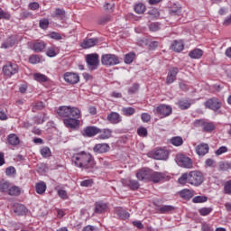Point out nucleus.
<instances>
[{
	"label": "nucleus",
	"instance_id": "1",
	"mask_svg": "<svg viewBox=\"0 0 231 231\" xmlns=\"http://www.w3.org/2000/svg\"><path fill=\"white\" fill-rule=\"evenodd\" d=\"M71 160L76 167H79V169H84L88 171H90V169H95V166L97 165L93 155L86 152L74 153Z\"/></svg>",
	"mask_w": 231,
	"mask_h": 231
},
{
	"label": "nucleus",
	"instance_id": "2",
	"mask_svg": "<svg viewBox=\"0 0 231 231\" xmlns=\"http://www.w3.org/2000/svg\"><path fill=\"white\" fill-rule=\"evenodd\" d=\"M57 113L60 118H69V116H79L80 115V110L77 107L60 106L57 109Z\"/></svg>",
	"mask_w": 231,
	"mask_h": 231
},
{
	"label": "nucleus",
	"instance_id": "3",
	"mask_svg": "<svg viewBox=\"0 0 231 231\" xmlns=\"http://www.w3.org/2000/svg\"><path fill=\"white\" fill-rule=\"evenodd\" d=\"M204 180L205 178L201 171H192L189 173V183L194 187H199Z\"/></svg>",
	"mask_w": 231,
	"mask_h": 231
},
{
	"label": "nucleus",
	"instance_id": "4",
	"mask_svg": "<svg viewBox=\"0 0 231 231\" xmlns=\"http://www.w3.org/2000/svg\"><path fill=\"white\" fill-rule=\"evenodd\" d=\"M204 106L206 109H210L211 111H214V113H217V111L221 109L223 103H221L217 97H211L204 103Z\"/></svg>",
	"mask_w": 231,
	"mask_h": 231
},
{
	"label": "nucleus",
	"instance_id": "5",
	"mask_svg": "<svg viewBox=\"0 0 231 231\" xmlns=\"http://www.w3.org/2000/svg\"><path fill=\"white\" fill-rule=\"evenodd\" d=\"M175 161L179 167H183L184 169H192V159L186 155L177 154Z\"/></svg>",
	"mask_w": 231,
	"mask_h": 231
},
{
	"label": "nucleus",
	"instance_id": "6",
	"mask_svg": "<svg viewBox=\"0 0 231 231\" xmlns=\"http://www.w3.org/2000/svg\"><path fill=\"white\" fill-rule=\"evenodd\" d=\"M154 115H161V118H165L172 115V106L169 105H160L153 109Z\"/></svg>",
	"mask_w": 231,
	"mask_h": 231
},
{
	"label": "nucleus",
	"instance_id": "7",
	"mask_svg": "<svg viewBox=\"0 0 231 231\" xmlns=\"http://www.w3.org/2000/svg\"><path fill=\"white\" fill-rule=\"evenodd\" d=\"M79 118H80V114L78 115V116H71L69 117L65 118L63 120V123L69 129H77V127H79V124H80Z\"/></svg>",
	"mask_w": 231,
	"mask_h": 231
},
{
	"label": "nucleus",
	"instance_id": "8",
	"mask_svg": "<svg viewBox=\"0 0 231 231\" xmlns=\"http://www.w3.org/2000/svg\"><path fill=\"white\" fill-rule=\"evenodd\" d=\"M48 43L42 40H37L32 42V51H35V53H41L46 50Z\"/></svg>",
	"mask_w": 231,
	"mask_h": 231
},
{
	"label": "nucleus",
	"instance_id": "9",
	"mask_svg": "<svg viewBox=\"0 0 231 231\" xmlns=\"http://www.w3.org/2000/svg\"><path fill=\"white\" fill-rule=\"evenodd\" d=\"M19 69L17 64L8 63L7 65L4 66L3 72L6 77H12V75H15Z\"/></svg>",
	"mask_w": 231,
	"mask_h": 231
},
{
	"label": "nucleus",
	"instance_id": "10",
	"mask_svg": "<svg viewBox=\"0 0 231 231\" xmlns=\"http://www.w3.org/2000/svg\"><path fill=\"white\" fill-rule=\"evenodd\" d=\"M64 80L69 84H79L80 81V77H79V74L77 73L66 72L64 74Z\"/></svg>",
	"mask_w": 231,
	"mask_h": 231
},
{
	"label": "nucleus",
	"instance_id": "11",
	"mask_svg": "<svg viewBox=\"0 0 231 231\" xmlns=\"http://www.w3.org/2000/svg\"><path fill=\"white\" fill-rule=\"evenodd\" d=\"M180 69L178 68H171L169 69L168 75L166 78V84L170 85L176 81V77H178V73Z\"/></svg>",
	"mask_w": 231,
	"mask_h": 231
},
{
	"label": "nucleus",
	"instance_id": "12",
	"mask_svg": "<svg viewBox=\"0 0 231 231\" xmlns=\"http://www.w3.org/2000/svg\"><path fill=\"white\" fill-rule=\"evenodd\" d=\"M110 150L111 146L107 143H97L93 147V151L96 154H106V152H109Z\"/></svg>",
	"mask_w": 231,
	"mask_h": 231
},
{
	"label": "nucleus",
	"instance_id": "13",
	"mask_svg": "<svg viewBox=\"0 0 231 231\" xmlns=\"http://www.w3.org/2000/svg\"><path fill=\"white\" fill-rule=\"evenodd\" d=\"M150 154L153 160H167L169 158V152L163 149L156 150Z\"/></svg>",
	"mask_w": 231,
	"mask_h": 231
},
{
	"label": "nucleus",
	"instance_id": "14",
	"mask_svg": "<svg viewBox=\"0 0 231 231\" xmlns=\"http://www.w3.org/2000/svg\"><path fill=\"white\" fill-rule=\"evenodd\" d=\"M98 44V38H86L80 44L83 50L93 48Z\"/></svg>",
	"mask_w": 231,
	"mask_h": 231
},
{
	"label": "nucleus",
	"instance_id": "15",
	"mask_svg": "<svg viewBox=\"0 0 231 231\" xmlns=\"http://www.w3.org/2000/svg\"><path fill=\"white\" fill-rule=\"evenodd\" d=\"M171 48L172 51H175L176 53H180V51H183V50H185V42H183L182 40H175L172 42Z\"/></svg>",
	"mask_w": 231,
	"mask_h": 231
},
{
	"label": "nucleus",
	"instance_id": "16",
	"mask_svg": "<svg viewBox=\"0 0 231 231\" xmlns=\"http://www.w3.org/2000/svg\"><path fill=\"white\" fill-rule=\"evenodd\" d=\"M151 172H152V170H149V169L140 170L136 173V178H137V180H140L141 181L151 180Z\"/></svg>",
	"mask_w": 231,
	"mask_h": 231
},
{
	"label": "nucleus",
	"instance_id": "17",
	"mask_svg": "<svg viewBox=\"0 0 231 231\" xmlns=\"http://www.w3.org/2000/svg\"><path fill=\"white\" fill-rule=\"evenodd\" d=\"M106 120L110 122V124H120V122H122V116H120L118 112H111L107 115Z\"/></svg>",
	"mask_w": 231,
	"mask_h": 231
},
{
	"label": "nucleus",
	"instance_id": "18",
	"mask_svg": "<svg viewBox=\"0 0 231 231\" xmlns=\"http://www.w3.org/2000/svg\"><path fill=\"white\" fill-rule=\"evenodd\" d=\"M165 180V173L158 172V171H151L150 180L153 181V183H160V181H163Z\"/></svg>",
	"mask_w": 231,
	"mask_h": 231
},
{
	"label": "nucleus",
	"instance_id": "19",
	"mask_svg": "<svg viewBox=\"0 0 231 231\" xmlns=\"http://www.w3.org/2000/svg\"><path fill=\"white\" fill-rule=\"evenodd\" d=\"M13 210L16 216H25L28 213V208L23 204H14Z\"/></svg>",
	"mask_w": 231,
	"mask_h": 231
},
{
	"label": "nucleus",
	"instance_id": "20",
	"mask_svg": "<svg viewBox=\"0 0 231 231\" xmlns=\"http://www.w3.org/2000/svg\"><path fill=\"white\" fill-rule=\"evenodd\" d=\"M86 62L89 71H95V69H98V66H100V60L98 59H87Z\"/></svg>",
	"mask_w": 231,
	"mask_h": 231
},
{
	"label": "nucleus",
	"instance_id": "21",
	"mask_svg": "<svg viewBox=\"0 0 231 231\" xmlns=\"http://www.w3.org/2000/svg\"><path fill=\"white\" fill-rule=\"evenodd\" d=\"M7 143L8 145H12V147H17V145L21 143V139L19 138V136H17V134H10L7 136Z\"/></svg>",
	"mask_w": 231,
	"mask_h": 231
},
{
	"label": "nucleus",
	"instance_id": "22",
	"mask_svg": "<svg viewBox=\"0 0 231 231\" xmlns=\"http://www.w3.org/2000/svg\"><path fill=\"white\" fill-rule=\"evenodd\" d=\"M209 149L208 144L200 143L196 147V152L199 156H205V154L208 153Z\"/></svg>",
	"mask_w": 231,
	"mask_h": 231
},
{
	"label": "nucleus",
	"instance_id": "23",
	"mask_svg": "<svg viewBox=\"0 0 231 231\" xmlns=\"http://www.w3.org/2000/svg\"><path fill=\"white\" fill-rule=\"evenodd\" d=\"M84 133L86 136L91 137L98 134V133H101V131L97 126H88L87 128H85Z\"/></svg>",
	"mask_w": 231,
	"mask_h": 231
},
{
	"label": "nucleus",
	"instance_id": "24",
	"mask_svg": "<svg viewBox=\"0 0 231 231\" xmlns=\"http://www.w3.org/2000/svg\"><path fill=\"white\" fill-rule=\"evenodd\" d=\"M178 106L180 109L182 111H185L186 109H189L190 106H192V101L187 98H182L178 101Z\"/></svg>",
	"mask_w": 231,
	"mask_h": 231
},
{
	"label": "nucleus",
	"instance_id": "25",
	"mask_svg": "<svg viewBox=\"0 0 231 231\" xmlns=\"http://www.w3.org/2000/svg\"><path fill=\"white\" fill-rule=\"evenodd\" d=\"M189 57L190 59H201L203 57V50L196 48L189 51Z\"/></svg>",
	"mask_w": 231,
	"mask_h": 231
},
{
	"label": "nucleus",
	"instance_id": "26",
	"mask_svg": "<svg viewBox=\"0 0 231 231\" xmlns=\"http://www.w3.org/2000/svg\"><path fill=\"white\" fill-rule=\"evenodd\" d=\"M33 80H36V82H39L40 84H42V82H48L49 79L46 75L37 72L32 74Z\"/></svg>",
	"mask_w": 231,
	"mask_h": 231
},
{
	"label": "nucleus",
	"instance_id": "27",
	"mask_svg": "<svg viewBox=\"0 0 231 231\" xmlns=\"http://www.w3.org/2000/svg\"><path fill=\"white\" fill-rule=\"evenodd\" d=\"M101 132L98 138L99 140H109V138H111V134H113V131H111V129L106 128L104 130H100Z\"/></svg>",
	"mask_w": 231,
	"mask_h": 231
},
{
	"label": "nucleus",
	"instance_id": "28",
	"mask_svg": "<svg viewBox=\"0 0 231 231\" xmlns=\"http://www.w3.org/2000/svg\"><path fill=\"white\" fill-rule=\"evenodd\" d=\"M52 17L53 18L57 17V19H60V21H62V19L66 17V11L64 9L56 8L52 14Z\"/></svg>",
	"mask_w": 231,
	"mask_h": 231
},
{
	"label": "nucleus",
	"instance_id": "29",
	"mask_svg": "<svg viewBox=\"0 0 231 231\" xmlns=\"http://www.w3.org/2000/svg\"><path fill=\"white\" fill-rule=\"evenodd\" d=\"M171 15H181V5L178 4H173V5L169 10Z\"/></svg>",
	"mask_w": 231,
	"mask_h": 231
},
{
	"label": "nucleus",
	"instance_id": "30",
	"mask_svg": "<svg viewBox=\"0 0 231 231\" xmlns=\"http://www.w3.org/2000/svg\"><path fill=\"white\" fill-rule=\"evenodd\" d=\"M102 64L104 66H116V64H120L119 59H102L101 60Z\"/></svg>",
	"mask_w": 231,
	"mask_h": 231
},
{
	"label": "nucleus",
	"instance_id": "31",
	"mask_svg": "<svg viewBox=\"0 0 231 231\" xmlns=\"http://www.w3.org/2000/svg\"><path fill=\"white\" fill-rule=\"evenodd\" d=\"M116 214L120 217V219H127L129 217V212H127L123 208H117L116 209Z\"/></svg>",
	"mask_w": 231,
	"mask_h": 231
},
{
	"label": "nucleus",
	"instance_id": "32",
	"mask_svg": "<svg viewBox=\"0 0 231 231\" xmlns=\"http://www.w3.org/2000/svg\"><path fill=\"white\" fill-rule=\"evenodd\" d=\"M107 210V204L104 202L96 203L95 212L97 214H102V212H106Z\"/></svg>",
	"mask_w": 231,
	"mask_h": 231
},
{
	"label": "nucleus",
	"instance_id": "33",
	"mask_svg": "<svg viewBox=\"0 0 231 231\" xmlns=\"http://www.w3.org/2000/svg\"><path fill=\"white\" fill-rule=\"evenodd\" d=\"M180 196L183 199H191V198H194V193L190 189H182L180 191Z\"/></svg>",
	"mask_w": 231,
	"mask_h": 231
},
{
	"label": "nucleus",
	"instance_id": "34",
	"mask_svg": "<svg viewBox=\"0 0 231 231\" xmlns=\"http://www.w3.org/2000/svg\"><path fill=\"white\" fill-rule=\"evenodd\" d=\"M214 129H216V125H214L212 122L207 121L204 123V126L202 127V131H204V133H212Z\"/></svg>",
	"mask_w": 231,
	"mask_h": 231
},
{
	"label": "nucleus",
	"instance_id": "35",
	"mask_svg": "<svg viewBox=\"0 0 231 231\" xmlns=\"http://www.w3.org/2000/svg\"><path fill=\"white\" fill-rule=\"evenodd\" d=\"M59 49L55 46L49 47L46 51L47 57H57L59 55Z\"/></svg>",
	"mask_w": 231,
	"mask_h": 231
},
{
	"label": "nucleus",
	"instance_id": "36",
	"mask_svg": "<svg viewBox=\"0 0 231 231\" xmlns=\"http://www.w3.org/2000/svg\"><path fill=\"white\" fill-rule=\"evenodd\" d=\"M36 192L37 194H44L46 192V182L41 181L36 183Z\"/></svg>",
	"mask_w": 231,
	"mask_h": 231
},
{
	"label": "nucleus",
	"instance_id": "37",
	"mask_svg": "<svg viewBox=\"0 0 231 231\" xmlns=\"http://www.w3.org/2000/svg\"><path fill=\"white\" fill-rule=\"evenodd\" d=\"M145 5L139 3L134 5V12L135 14H138L139 15H142V14H145Z\"/></svg>",
	"mask_w": 231,
	"mask_h": 231
},
{
	"label": "nucleus",
	"instance_id": "38",
	"mask_svg": "<svg viewBox=\"0 0 231 231\" xmlns=\"http://www.w3.org/2000/svg\"><path fill=\"white\" fill-rule=\"evenodd\" d=\"M122 113L125 115V116H133L134 113H136V109L134 107L128 106V107H123Z\"/></svg>",
	"mask_w": 231,
	"mask_h": 231
},
{
	"label": "nucleus",
	"instance_id": "39",
	"mask_svg": "<svg viewBox=\"0 0 231 231\" xmlns=\"http://www.w3.org/2000/svg\"><path fill=\"white\" fill-rule=\"evenodd\" d=\"M15 46V40L13 38H8L6 42L2 44V48L8 50V48H14Z\"/></svg>",
	"mask_w": 231,
	"mask_h": 231
},
{
	"label": "nucleus",
	"instance_id": "40",
	"mask_svg": "<svg viewBox=\"0 0 231 231\" xmlns=\"http://www.w3.org/2000/svg\"><path fill=\"white\" fill-rule=\"evenodd\" d=\"M171 143L172 145H175V147H180V145H183V138L180 136H175L171 139Z\"/></svg>",
	"mask_w": 231,
	"mask_h": 231
},
{
	"label": "nucleus",
	"instance_id": "41",
	"mask_svg": "<svg viewBox=\"0 0 231 231\" xmlns=\"http://www.w3.org/2000/svg\"><path fill=\"white\" fill-rule=\"evenodd\" d=\"M7 194H9V196H19V194H21V189L17 186H13L9 188Z\"/></svg>",
	"mask_w": 231,
	"mask_h": 231
},
{
	"label": "nucleus",
	"instance_id": "42",
	"mask_svg": "<svg viewBox=\"0 0 231 231\" xmlns=\"http://www.w3.org/2000/svg\"><path fill=\"white\" fill-rule=\"evenodd\" d=\"M10 189V182L6 180L0 181V192H7Z\"/></svg>",
	"mask_w": 231,
	"mask_h": 231
},
{
	"label": "nucleus",
	"instance_id": "43",
	"mask_svg": "<svg viewBox=\"0 0 231 231\" xmlns=\"http://www.w3.org/2000/svg\"><path fill=\"white\" fill-rule=\"evenodd\" d=\"M173 209H174V207L165 205L159 208V212L160 214H167L169 212H172Z\"/></svg>",
	"mask_w": 231,
	"mask_h": 231
},
{
	"label": "nucleus",
	"instance_id": "44",
	"mask_svg": "<svg viewBox=\"0 0 231 231\" xmlns=\"http://www.w3.org/2000/svg\"><path fill=\"white\" fill-rule=\"evenodd\" d=\"M45 105L42 101H37L32 106V111L35 113V111H41V109H44Z\"/></svg>",
	"mask_w": 231,
	"mask_h": 231
},
{
	"label": "nucleus",
	"instance_id": "45",
	"mask_svg": "<svg viewBox=\"0 0 231 231\" xmlns=\"http://www.w3.org/2000/svg\"><path fill=\"white\" fill-rule=\"evenodd\" d=\"M128 187L132 189V190H138V189H140V183L137 180H130L128 181Z\"/></svg>",
	"mask_w": 231,
	"mask_h": 231
},
{
	"label": "nucleus",
	"instance_id": "46",
	"mask_svg": "<svg viewBox=\"0 0 231 231\" xmlns=\"http://www.w3.org/2000/svg\"><path fill=\"white\" fill-rule=\"evenodd\" d=\"M39 26L42 30H48V27L50 26V20H48V18L40 20Z\"/></svg>",
	"mask_w": 231,
	"mask_h": 231
},
{
	"label": "nucleus",
	"instance_id": "47",
	"mask_svg": "<svg viewBox=\"0 0 231 231\" xmlns=\"http://www.w3.org/2000/svg\"><path fill=\"white\" fill-rule=\"evenodd\" d=\"M208 198L207 196H197L192 199L194 203H205L207 202Z\"/></svg>",
	"mask_w": 231,
	"mask_h": 231
},
{
	"label": "nucleus",
	"instance_id": "48",
	"mask_svg": "<svg viewBox=\"0 0 231 231\" xmlns=\"http://www.w3.org/2000/svg\"><path fill=\"white\" fill-rule=\"evenodd\" d=\"M46 120V115L43 116H35L33 117L34 124L40 125L44 124V121Z\"/></svg>",
	"mask_w": 231,
	"mask_h": 231
},
{
	"label": "nucleus",
	"instance_id": "49",
	"mask_svg": "<svg viewBox=\"0 0 231 231\" xmlns=\"http://www.w3.org/2000/svg\"><path fill=\"white\" fill-rule=\"evenodd\" d=\"M41 154L43 158H50L51 156V151L48 147H43L41 150Z\"/></svg>",
	"mask_w": 231,
	"mask_h": 231
},
{
	"label": "nucleus",
	"instance_id": "50",
	"mask_svg": "<svg viewBox=\"0 0 231 231\" xmlns=\"http://www.w3.org/2000/svg\"><path fill=\"white\" fill-rule=\"evenodd\" d=\"M224 192H225V194H227L228 196H231V180H227L224 184Z\"/></svg>",
	"mask_w": 231,
	"mask_h": 231
},
{
	"label": "nucleus",
	"instance_id": "51",
	"mask_svg": "<svg viewBox=\"0 0 231 231\" xmlns=\"http://www.w3.org/2000/svg\"><path fill=\"white\" fill-rule=\"evenodd\" d=\"M179 183L180 185H185V183H189V173H183L180 178H179Z\"/></svg>",
	"mask_w": 231,
	"mask_h": 231
},
{
	"label": "nucleus",
	"instance_id": "52",
	"mask_svg": "<svg viewBox=\"0 0 231 231\" xmlns=\"http://www.w3.org/2000/svg\"><path fill=\"white\" fill-rule=\"evenodd\" d=\"M140 89V85L138 83H134L132 87L128 88L129 95H134Z\"/></svg>",
	"mask_w": 231,
	"mask_h": 231
},
{
	"label": "nucleus",
	"instance_id": "53",
	"mask_svg": "<svg viewBox=\"0 0 231 231\" xmlns=\"http://www.w3.org/2000/svg\"><path fill=\"white\" fill-rule=\"evenodd\" d=\"M230 169V163L225 162H220L218 163V170L219 171H228Z\"/></svg>",
	"mask_w": 231,
	"mask_h": 231
},
{
	"label": "nucleus",
	"instance_id": "54",
	"mask_svg": "<svg viewBox=\"0 0 231 231\" xmlns=\"http://www.w3.org/2000/svg\"><path fill=\"white\" fill-rule=\"evenodd\" d=\"M12 15L8 12H5L3 9H0V20L5 19L6 21H10Z\"/></svg>",
	"mask_w": 231,
	"mask_h": 231
},
{
	"label": "nucleus",
	"instance_id": "55",
	"mask_svg": "<svg viewBox=\"0 0 231 231\" xmlns=\"http://www.w3.org/2000/svg\"><path fill=\"white\" fill-rule=\"evenodd\" d=\"M210 212H212V208H202L199 209V213L200 214V216H208Z\"/></svg>",
	"mask_w": 231,
	"mask_h": 231
},
{
	"label": "nucleus",
	"instance_id": "56",
	"mask_svg": "<svg viewBox=\"0 0 231 231\" xmlns=\"http://www.w3.org/2000/svg\"><path fill=\"white\" fill-rule=\"evenodd\" d=\"M51 39H54L55 41H60L62 39V35L59 32H52L49 34Z\"/></svg>",
	"mask_w": 231,
	"mask_h": 231
},
{
	"label": "nucleus",
	"instance_id": "57",
	"mask_svg": "<svg viewBox=\"0 0 231 231\" xmlns=\"http://www.w3.org/2000/svg\"><path fill=\"white\" fill-rule=\"evenodd\" d=\"M40 6L41 5H39L38 2H32L28 5L29 10H32V11L39 10Z\"/></svg>",
	"mask_w": 231,
	"mask_h": 231
},
{
	"label": "nucleus",
	"instance_id": "58",
	"mask_svg": "<svg viewBox=\"0 0 231 231\" xmlns=\"http://www.w3.org/2000/svg\"><path fill=\"white\" fill-rule=\"evenodd\" d=\"M15 172H16L15 168L13 166L7 167L5 169L6 176H14V174H15Z\"/></svg>",
	"mask_w": 231,
	"mask_h": 231
},
{
	"label": "nucleus",
	"instance_id": "59",
	"mask_svg": "<svg viewBox=\"0 0 231 231\" xmlns=\"http://www.w3.org/2000/svg\"><path fill=\"white\" fill-rule=\"evenodd\" d=\"M149 29L151 32H158V30H160V23H152L149 25Z\"/></svg>",
	"mask_w": 231,
	"mask_h": 231
},
{
	"label": "nucleus",
	"instance_id": "60",
	"mask_svg": "<svg viewBox=\"0 0 231 231\" xmlns=\"http://www.w3.org/2000/svg\"><path fill=\"white\" fill-rule=\"evenodd\" d=\"M205 123H206L205 119H197L194 121V126L203 128L205 125Z\"/></svg>",
	"mask_w": 231,
	"mask_h": 231
},
{
	"label": "nucleus",
	"instance_id": "61",
	"mask_svg": "<svg viewBox=\"0 0 231 231\" xmlns=\"http://www.w3.org/2000/svg\"><path fill=\"white\" fill-rule=\"evenodd\" d=\"M137 134H139V136H143V137L147 136V128L143 126L138 128Z\"/></svg>",
	"mask_w": 231,
	"mask_h": 231
},
{
	"label": "nucleus",
	"instance_id": "62",
	"mask_svg": "<svg viewBox=\"0 0 231 231\" xmlns=\"http://www.w3.org/2000/svg\"><path fill=\"white\" fill-rule=\"evenodd\" d=\"M141 119L144 123L151 122V115H149L148 113H143L141 115Z\"/></svg>",
	"mask_w": 231,
	"mask_h": 231
},
{
	"label": "nucleus",
	"instance_id": "63",
	"mask_svg": "<svg viewBox=\"0 0 231 231\" xmlns=\"http://www.w3.org/2000/svg\"><path fill=\"white\" fill-rule=\"evenodd\" d=\"M205 165H206V167L214 168V167H216V161H214L212 159H207L205 162Z\"/></svg>",
	"mask_w": 231,
	"mask_h": 231
},
{
	"label": "nucleus",
	"instance_id": "64",
	"mask_svg": "<svg viewBox=\"0 0 231 231\" xmlns=\"http://www.w3.org/2000/svg\"><path fill=\"white\" fill-rule=\"evenodd\" d=\"M58 195L61 198V199H68V192L64 189H59Z\"/></svg>",
	"mask_w": 231,
	"mask_h": 231
}]
</instances>
